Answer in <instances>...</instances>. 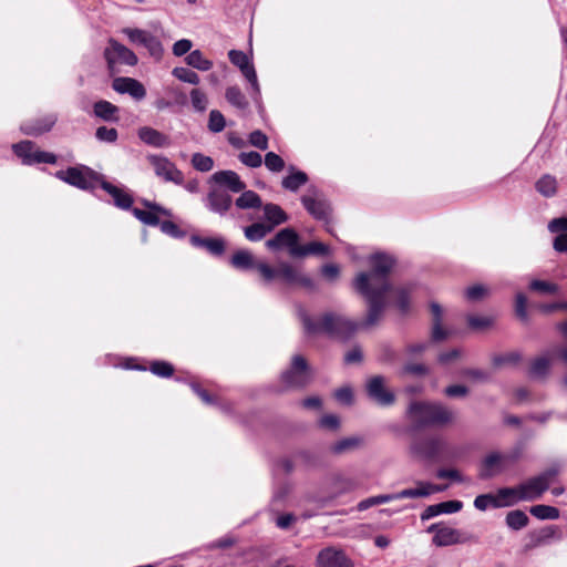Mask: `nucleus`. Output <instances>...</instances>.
<instances>
[{
    "mask_svg": "<svg viewBox=\"0 0 567 567\" xmlns=\"http://www.w3.org/2000/svg\"><path fill=\"white\" fill-rule=\"evenodd\" d=\"M368 264L370 271H361L353 279L354 289L368 302L365 320L357 322L337 312H326L319 318L301 312L300 318L307 334H327L342 341L350 339L360 328H370L379 322L389 292L394 295L395 306L402 313L410 310V297L415 286L408 284L392 290L389 274L395 265L394 257L385 252H375L369 256Z\"/></svg>",
    "mask_w": 567,
    "mask_h": 567,
    "instance_id": "f257e3e1",
    "label": "nucleus"
},
{
    "mask_svg": "<svg viewBox=\"0 0 567 567\" xmlns=\"http://www.w3.org/2000/svg\"><path fill=\"white\" fill-rule=\"evenodd\" d=\"M230 264L236 269L241 270L256 268L266 285L271 284L276 279H280L286 285H300L308 289H312L315 287L313 280L299 272L290 262L281 261L275 268L266 262L256 261L254 255L247 249L237 250L233 255Z\"/></svg>",
    "mask_w": 567,
    "mask_h": 567,
    "instance_id": "f03ea898",
    "label": "nucleus"
},
{
    "mask_svg": "<svg viewBox=\"0 0 567 567\" xmlns=\"http://www.w3.org/2000/svg\"><path fill=\"white\" fill-rule=\"evenodd\" d=\"M410 420L419 427L444 425L453 421L454 412L441 403L412 402L408 409Z\"/></svg>",
    "mask_w": 567,
    "mask_h": 567,
    "instance_id": "7ed1b4c3",
    "label": "nucleus"
},
{
    "mask_svg": "<svg viewBox=\"0 0 567 567\" xmlns=\"http://www.w3.org/2000/svg\"><path fill=\"white\" fill-rule=\"evenodd\" d=\"M55 176L59 179L83 190H91L95 188L96 185H101V181L103 179L101 174L84 165L69 167L65 171H59L55 173Z\"/></svg>",
    "mask_w": 567,
    "mask_h": 567,
    "instance_id": "20e7f679",
    "label": "nucleus"
},
{
    "mask_svg": "<svg viewBox=\"0 0 567 567\" xmlns=\"http://www.w3.org/2000/svg\"><path fill=\"white\" fill-rule=\"evenodd\" d=\"M522 453V446H516L507 453H489L482 462L480 476L482 478H489L502 473L509 465L514 464L520 457Z\"/></svg>",
    "mask_w": 567,
    "mask_h": 567,
    "instance_id": "39448f33",
    "label": "nucleus"
},
{
    "mask_svg": "<svg viewBox=\"0 0 567 567\" xmlns=\"http://www.w3.org/2000/svg\"><path fill=\"white\" fill-rule=\"evenodd\" d=\"M104 58L112 74L120 72L122 65L134 66L138 61L136 54L131 49L114 39L109 40L104 50Z\"/></svg>",
    "mask_w": 567,
    "mask_h": 567,
    "instance_id": "423d86ee",
    "label": "nucleus"
},
{
    "mask_svg": "<svg viewBox=\"0 0 567 567\" xmlns=\"http://www.w3.org/2000/svg\"><path fill=\"white\" fill-rule=\"evenodd\" d=\"M305 209L317 220L329 223L331 207L323 194L316 187L309 186L300 198Z\"/></svg>",
    "mask_w": 567,
    "mask_h": 567,
    "instance_id": "0eeeda50",
    "label": "nucleus"
},
{
    "mask_svg": "<svg viewBox=\"0 0 567 567\" xmlns=\"http://www.w3.org/2000/svg\"><path fill=\"white\" fill-rule=\"evenodd\" d=\"M311 380V371L306 359L295 354L290 367L281 373V381L286 388H303Z\"/></svg>",
    "mask_w": 567,
    "mask_h": 567,
    "instance_id": "6e6552de",
    "label": "nucleus"
},
{
    "mask_svg": "<svg viewBox=\"0 0 567 567\" xmlns=\"http://www.w3.org/2000/svg\"><path fill=\"white\" fill-rule=\"evenodd\" d=\"M228 58L230 62L240 70L245 79L250 83L252 90L251 97L256 103H259L260 86L256 70L248 54L240 50H230L228 52Z\"/></svg>",
    "mask_w": 567,
    "mask_h": 567,
    "instance_id": "1a4fd4ad",
    "label": "nucleus"
},
{
    "mask_svg": "<svg viewBox=\"0 0 567 567\" xmlns=\"http://www.w3.org/2000/svg\"><path fill=\"white\" fill-rule=\"evenodd\" d=\"M12 151L21 159L23 165L40 163L55 164L56 156L52 153L40 151L31 141H22L12 145Z\"/></svg>",
    "mask_w": 567,
    "mask_h": 567,
    "instance_id": "9d476101",
    "label": "nucleus"
},
{
    "mask_svg": "<svg viewBox=\"0 0 567 567\" xmlns=\"http://www.w3.org/2000/svg\"><path fill=\"white\" fill-rule=\"evenodd\" d=\"M445 442L441 436L432 435L415 440L411 445L413 455L421 460L436 458L444 450Z\"/></svg>",
    "mask_w": 567,
    "mask_h": 567,
    "instance_id": "9b49d317",
    "label": "nucleus"
},
{
    "mask_svg": "<svg viewBox=\"0 0 567 567\" xmlns=\"http://www.w3.org/2000/svg\"><path fill=\"white\" fill-rule=\"evenodd\" d=\"M267 249L270 251H279L287 249L291 257H298L293 251L299 250V235L292 228L280 229L272 238L265 243Z\"/></svg>",
    "mask_w": 567,
    "mask_h": 567,
    "instance_id": "f8f14e48",
    "label": "nucleus"
},
{
    "mask_svg": "<svg viewBox=\"0 0 567 567\" xmlns=\"http://www.w3.org/2000/svg\"><path fill=\"white\" fill-rule=\"evenodd\" d=\"M122 33L127 37L132 44L144 47L152 56H162V43L151 32L137 28H124Z\"/></svg>",
    "mask_w": 567,
    "mask_h": 567,
    "instance_id": "ddd939ff",
    "label": "nucleus"
},
{
    "mask_svg": "<svg viewBox=\"0 0 567 567\" xmlns=\"http://www.w3.org/2000/svg\"><path fill=\"white\" fill-rule=\"evenodd\" d=\"M147 161L153 166L156 176L163 178L166 182H172L177 185H182L184 182L183 173L176 167V165L165 156L159 155H147Z\"/></svg>",
    "mask_w": 567,
    "mask_h": 567,
    "instance_id": "4468645a",
    "label": "nucleus"
},
{
    "mask_svg": "<svg viewBox=\"0 0 567 567\" xmlns=\"http://www.w3.org/2000/svg\"><path fill=\"white\" fill-rule=\"evenodd\" d=\"M367 392L370 399L382 406L394 403V394L385 388V379L381 375L372 377L367 382Z\"/></svg>",
    "mask_w": 567,
    "mask_h": 567,
    "instance_id": "2eb2a0df",
    "label": "nucleus"
},
{
    "mask_svg": "<svg viewBox=\"0 0 567 567\" xmlns=\"http://www.w3.org/2000/svg\"><path fill=\"white\" fill-rule=\"evenodd\" d=\"M112 89L120 94H128L136 101H141L146 96L145 86L133 78H115L112 82Z\"/></svg>",
    "mask_w": 567,
    "mask_h": 567,
    "instance_id": "dca6fc26",
    "label": "nucleus"
},
{
    "mask_svg": "<svg viewBox=\"0 0 567 567\" xmlns=\"http://www.w3.org/2000/svg\"><path fill=\"white\" fill-rule=\"evenodd\" d=\"M317 567H353V564L342 550L327 547L318 554Z\"/></svg>",
    "mask_w": 567,
    "mask_h": 567,
    "instance_id": "f3484780",
    "label": "nucleus"
},
{
    "mask_svg": "<svg viewBox=\"0 0 567 567\" xmlns=\"http://www.w3.org/2000/svg\"><path fill=\"white\" fill-rule=\"evenodd\" d=\"M205 206L213 213L224 215L231 206L233 198L224 189L212 188L204 199Z\"/></svg>",
    "mask_w": 567,
    "mask_h": 567,
    "instance_id": "a211bd4d",
    "label": "nucleus"
},
{
    "mask_svg": "<svg viewBox=\"0 0 567 567\" xmlns=\"http://www.w3.org/2000/svg\"><path fill=\"white\" fill-rule=\"evenodd\" d=\"M446 488V486H440L435 484H431L427 482L419 481L416 483V487L414 488H405L401 492L393 493L394 501L401 499V498H419V497H426L431 494L443 492Z\"/></svg>",
    "mask_w": 567,
    "mask_h": 567,
    "instance_id": "6ab92c4d",
    "label": "nucleus"
},
{
    "mask_svg": "<svg viewBox=\"0 0 567 567\" xmlns=\"http://www.w3.org/2000/svg\"><path fill=\"white\" fill-rule=\"evenodd\" d=\"M515 487L518 495V499H520L522 502L539 499L542 495L546 492L544 485H542L537 476L530 477Z\"/></svg>",
    "mask_w": 567,
    "mask_h": 567,
    "instance_id": "aec40b11",
    "label": "nucleus"
},
{
    "mask_svg": "<svg viewBox=\"0 0 567 567\" xmlns=\"http://www.w3.org/2000/svg\"><path fill=\"white\" fill-rule=\"evenodd\" d=\"M137 136L144 144L152 147L163 148L171 145V138L166 134L151 126L140 127L137 131Z\"/></svg>",
    "mask_w": 567,
    "mask_h": 567,
    "instance_id": "412c9836",
    "label": "nucleus"
},
{
    "mask_svg": "<svg viewBox=\"0 0 567 567\" xmlns=\"http://www.w3.org/2000/svg\"><path fill=\"white\" fill-rule=\"evenodd\" d=\"M147 210L134 208L133 215L145 225L157 226L159 224V216H171L169 210L157 204L146 203Z\"/></svg>",
    "mask_w": 567,
    "mask_h": 567,
    "instance_id": "4be33fe9",
    "label": "nucleus"
},
{
    "mask_svg": "<svg viewBox=\"0 0 567 567\" xmlns=\"http://www.w3.org/2000/svg\"><path fill=\"white\" fill-rule=\"evenodd\" d=\"M58 117L55 114L44 115L35 121H28L21 125V131L31 136H38L49 132L55 124Z\"/></svg>",
    "mask_w": 567,
    "mask_h": 567,
    "instance_id": "5701e85b",
    "label": "nucleus"
},
{
    "mask_svg": "<svg viewBox=\"0 0 567 567\" xmlns=\"http://www.w3.org/2000/svg\"><path fill=\"white\" fill-rule=\"evenodd\" d=\"M100 186L113 198L116 207L121 209H128L131 207L133 198L124 187L113 185L104 178L101 181Z\"/></svg>",
    "mask_w": 567,
    "mask_h": 567,
    "instance_id": "b1692460",
    "label": "nucleus"
},
{
    "mask_svg": "<svg viewBox=\"0 0 567 567\" xmlns=\"http://www.w3.org/2000/svg\"><path fill=\"white\" fill-rule=\"evenodd\" d=\"M463 503L461 501H446L439 504L427 506L421 514L422 520H429L441 514H453L462 509Z\"/></svg>",
    "mask_w": 567,
    "mask_h": 567,
    "instance_id": "393cba45",
    "label": "nucleus"
},
{
    "mask_svg": "<svg viewBox=\"0 0 567 567\" xmlns=\"http://www.w3.org/2000/svg\"><path fill=\"white\" fill-rule=\"evenodd\" d=\"M212 181L228 187L234 193L245 190L246 184L240 179L239 175L234 171H219L212 175Z\"/></svg>",
    "mask_w": 567,
    "mask_h": 567,
    "instance_id": "a878e982",
    "label": "nucleus"
},
{
    "mask_svg": "<svg viewBox=\"0 0 567 567\" xmlns=\"http://www.w3.org/2000/svg\"><path fill=\"white\" fill-rule=\"evenodd\" d=\"M430 310L432 313V340L435 342H440L445 340L450 336V331L444 329L443 323V309L436 302L430 303Z\"/></svg>",
    "mask_w": 567,
    "mask_h": 567,
    "instance_id": "bb28decb",
    "label": "nucleus"
},
{
    "mask_svg": "<svg viewBox=\"0 0 567 567\" xmlns=\"http://www.w3.org/2000/svg\"><path fill=\"white\" fill-rule=\"evenodd\" d=\"M93 113L96 117L105 122H117L120 120L118 107L105 100H101L94 103Z\"/></svg>",
    "mask_w": 567,
    "mask_h": 567,
    "instance_id": "cd10ccee",
    "label": "nucleus"
},
{
    "mask_svg": "<svg viewBox=\"0 0 567 567\" xmlns=\"http://www.w3.org/2000/svg\"><path fill=\"white\" fill-rule=\"evenodd\" d=\"M190 243L195 247L204 248L214 256H220L225 251V241L221 238H203L192 236Z\"/></svg>",
    "mask_w": 567,
    "mask_h": 567,
    "instance_id": "c85d7f7f",
    "label": "nucleus"
},
{
    "mask_svg": "<svg viewBox=\"0 0 567 567\" xmlns=\"http://www.w3.org/2000/svg\"><path fill=\"white\" fill-rule=\"evenodd\" d=\"M307 182L308 175L305 172L297 171L293 166H290L289 174L282 178L281 186L287 190L296 193Z\"/></svg>",
    "mask_w": 567,
    "mask_h": 567,
    "instance_id": "c756f323",
    "label": "nucleus"
},
{
    "mask_svg": "<svg viewBox=\"0 0 567 567\" xmlns=\"http://www.w3.org/2000/svg\"><path fill=\"white\" fill-rule=\"evenodd\" d=\"M461 543V534L457 529L442 526L433 537V544L439 547L451 546Z\"/></svg>",
    "mask_w": 567,
    "mask_h": 567,
    "instance_id": "7c9ffc66",
    "label": "nucleus"
},
{
    "mask_svg": "<svg viewBox=\"0 0 567 567\" xmlns=\"http://www.w3.org/2000/svg\"><path fill=\"white\" fill-rule=\"evenodd\" d=\"M264 216L267 226H272V229L288 220V215L285 210L279 205L272 203H268L264 206Z\"/></svg>",
    "mask_w": 567,
    "mask_h": 567,
    "instance_id": "2f4dec72",
    "label": "nucleus"
},
{
    "mask_svg": "<svg viewBox=\"0 0 567 567\" xmlns=\"http://www.w3.org/2000/svg\"><path fill=\"white\" fill-rule=\"evenodd\" d=\"M494 497L496 502L495 508L508 507L522 502L518 499L516 487L499 488L497 493L494 494Z\"/></svg>",
    "mask_w": 567,
    "mask_h": 567,
    "instance_id": "473e14b6",
    "label": "nucleus"
},
{
    "mask_svg": "<svg viewBox=\"0 0 567 567\" xmlns=\"http://www.w3.org/2000/svg\"><path fill=\"white\" fill-rule=\"evenodd\" d=\"M535 188L544 197H553L557 193V179L553 175L545 174L536 182Z\"/></svg>",
    "mask_w": 567,
    "mask_h": 567,
    "instance_id": "72a5a7b5",
    "label": "nucleus"
},
{
    "mask_svg": "<svg viewBox=\"0 0 567 567\" xmlns=\"http://www.w3.org/2000/svg\"><path fill=\"white\" fill-rule=\"evenodd\" d=\"M550 362H551V358H550L549 352L536 358L530 364V369H529L530 377L544 378L549 371Z\"/></svg>",
    "mask_w": 567,
    "mask_h": 567,
    "instance_id": "f704fd0d",
    "label": "nucleus"
},
{
    "mask_svg": "<svg viewBox=\"0 0 567 567\" xmlns=\"http://www.w3.org/2000/svg\"><path fill=\"white\" fill-rule=\"evenodd\" d=\"M272 231V226H267L265 223H254L245 227V237L249 241H259Z\"/></svg>",
    "mask_w": 567,
    "mask_h": 567,
    "instance_id": "c9c22d12",
    "label": "nucleus"
},
{
    "mask_svg": "<svg viewBox=\"0 0 567 567\" xmlns=\"http://www.w3.org/2000/svg\"><path fill=\"white\" fill-rule=\"evenodd\" d=\"M298 254V257H305L308 255L327 256L331 254V249L328 245L320 241H311L307 245L300 246L299 250L293 251Z\"/></svg>",
    "mask_w": 567,
    "mask_h": 567,
    "instance_id": "e433bc0d",
    "label": "nucleus"
},
{
    "mask_svg": "<svg viewBox=\"0 0 567 567\" xmlns=\"http://www.w3.org/2000/svg\"><path fill=\"white\" fill-rule=\"evenodd\" d=\"M186 63L199 71H208L213 68V62L208 59H206L202 51L194 50L188 53V55L185 58Z\"/></svg>",
    "mask_w": 567,
    "mask_h": 567,
    "instance_id": "4c0bfd02",
    "label": "nucleus"
},
{
    "mask_svg": "<svg viewBox=\"0 0 567 567\" xmlns=\"http://www.w3.org/2000/svg\"><path fill=\"white\" fill-rule=\"evenodd\" d=\"M236 206L240 209L258 208L261 206V198L252 190H243L241 195L236 199Z\"/></svg>",
    "mask_w": 567,
    "mask_h": 567,
    "instance_id": "58836bf2",
    "label": "nucleus"
},
{
    "mask_svg": "<svg viewBox=\"0 0 567 567\" xmlns=\"http://www.w3.org/2000/svg\"><path fill=\"white\" fill-rule=\"evenodd\" d=\"M225 96L228 103H230L233 106L239 110H245L248 106V102L245 95L237 86H229L226 90Z\"/></svg>",
    "mask_w": 567,
    "mask_h": 567,
    "instance_id": "ea45409f",
    "label": "nucleus"
},
{
    "mask_svg": "<svg viewBox=\"0 0 567 567\" xmlns=\"http://www.w3.org/2000/svg\"><path fill=\"white\" fill-rule=\"evenodd\" d=\"M528 523V516L519 509L512 511L506 516V524L514 530L524 528Z\"/></svg>",
    "mask_w": 567,
    "mask_h": 567,
    "instance_id": "a19ab883",
    "label": "nucleus"
},
{
    "mask_svg": "<svg viewBox=\"0 0 567 567\" xmlns=\"http://www.w3.org/2000/svg\"><path fill=\"white\" fill-rule=\"evenodd\" d=\"M530 514L539 519H557L559 517V511L549 505L532 506Z\"/></svg>",
    "mask_w": 567,
    "mask_h": 567,
    "instance_id": "79ce46f5",
    "label": "nucleus"
},
{
    "mask_svg": "<svg viewBox=\"0 0 567 567\" xmlns=\"http://www.w3.org/2000/svg\"><path fill=\"white\" fill-rule=\"evenodd\" d=\"M172 74L182 82L197 85L200 82L198 74L187 68H174Z\"/></svg>",
    "mask_w": 567,
    "mask_h": 567,
    "instance_id": "37998d69",
    "label": "nucleus"
},
{
    "mask_svg": "<svg viewBox=\"0 0 567 567\" xmlns=\"http://www.w3.org/2000/svg\"><path fill=\"white\" fill-rule=\"evenodd\" d=\"M192 165L198 172H209L214 167V161L210 156L202 153H194L192 156Z\"/></svg>",
    "mask_w": 567,
    "mask_h": 567,
    "instance_id": "c03bdc74",
    "label": "nucleus"
},
{
    "mask_svg": "<svg viewBox=\"0 0 567 567\" xmlns=\"http://www.w3.org/2000/svg\"><path fill=\"white\" fill-rule=\"evenodd\" d=\"M392 501H394L393 493L372 496V497H369V498H365V499L361 501L358 504V509L362 512V511H365V509H368V508H370L372 506L390 503Z\"/></svg>",
    "mask_w": 567,
    "mask_h": 567,
    "instance_id": "a18cd8bd",
    "label": "nucleus"
},
{
    "mask_svg": "<svg viewBox=\"0 0 567 567\" xmlns=\"http://www.w3.org/2000/svg\"><path fill=\"white\" fill-rule=\"evenodd\" d=\"M193 391L200 398V400L206 404H217L221 411L229 412V404L218 402L214 396L209 395L208 392L202 389L198 384L192 383Z\"/></svg>",
    "mask_w": 567,
    "mask_h": 567,
    "instance_id": "49530a36",
    "label": "nucleus"
},
{
    "mask_svg": "<svg viewBox=\"0 0 567 567\" xmlns=\"http://www.w3.org/2000/svg\"><path fill=\"white\" fill-rule=\"evenodd\" d=\"M207 126L212 133H220L226 126V120L218 110H212Z\"/></svg>",
    "mask_w": 567,
    "mask_h": 567,
    "instance_id": "de8ad7c7",
    "label": "nucleus"
},
{
    "mask_svg": "<svg viewBox=\"0 0 567 567\" xmlns=\"http://www.w3.org/2000/svg\"><path fill=\"white\" fill-rule=\"evenodd\" d=\"M265 166L271 173H280L285 168V161L278 154L268 152L265 155Z\"/></svg>",
    "mask_w": 567,
    "mask_h": 567,
    "instance_id": "09e8293b",
    "label": "nucleus"
},
{
    "mask_svg": "<svg viewBox=\"0 0 567 567\" xmlns=\"http://www.w3.org/2000/svg\"><path fill=\"white\" fill-rule=\"evenodd\" d=\"M238 159L241 164L250 168L260 167L262 164V157L258 152H243L238 155Z\"/></svg>",
    "mask_w": 567,
    "mask_h": 567,
    "instance_id": "8fccbe9b",
    "label": "nucleus"
},
{
    "mask_svg": "<svg viewBox=\"0 0 567 567\" xmlns=\"http://www.w3.org/2000/svg\"><path fill=\"white\" fill-rule=\"evenodd\" d=\"M190 102L195 111L204 112L208 105L207 95L199 89H193L190 91Z\"/></svg>",
    "mask_w": 567,
    "mask_h": 567,
    "instance_id": "3c124183",
    "label": "nucleus"
},
{
    "mask_svg": "<svg viewBox=\"0 0 567 567\" xmlns=\"http://www.w3.org/2000/svg\"><path fill=\"white\" fill-rule=\"evenodd\" d=\"M529 288L534 291H538L546 295H555L558 292V286L556 284L538 279L532 280L529 284Z\"/></svg>",
    "mask_w": 567,
    "mask_h": 567,
    "instance_id": "603ef678",
    "label": "nucleus"
},
{
    "mask_svg": "<svg viewBox=\"0 0 567 567\" xmlns=\"http://www.w3.org/2000/svg\"><path fill=\"white\" fill-rule=\"evenodd\" d=\"M248 142L251 146L265 151L268 148V136L260 130H255L248 135Z\"/></svg>",
    "mask_w": 567,
    "mask_h": 567,
    "instance_id": "864d4df0",
    "label": "nucleus"
},
{
    "mask_svg": "<svg viewBox=\"0 0 567 567\" xmlns=\"http://www.w3.org/2000/svg\"><path fill=\"white\" fill-rule=\"evenodd\" d=\"M150 370L153 374L162 378H168L174 372L173 365L166 361H153Z\"/></svg>",
    "mask_w": 567,
    "mask_h": 567,
    "instance_id": "5fc2aeb1",
    "label": "nucleus"
},
{
    "mask_svg": "<svg viewBox=\"0 0 567 567\" xmlns=\"http://www.w3.org/2000/svg\"><path fill=\"white\" fill-rule=\"evenodd\" d=\"M488 295V288L484 285L477 284L468 287L465 290V298L468 301H478Z\"/></svg>",
    "mask_w": 567,
    "mask_h": 567,
    "instance_id": "6e6d98bb",
    "label": "nucleus"
},
{
    "mask_svg": "<svg viewBox=\"0 0 567 567\" xmlns=\"http://www.w3.org/2000/svg\"><path fill=\"white\" fill-rule=\"evenodd\" d=\"M520 360V354L518 352H508L505 354L494 355L492 359L493 365L496 368L506 365V364H515Z\"/></svg>",
    "mask_w": 567,
    "mask_h": 567,
    "instance_id": "4d7b16f0",
    "label": "nucleus"
},
{
    "mask_svg": "<svg viewBox=\"0 0 567 567\" xmlns=\"http://www.w3.org/2000/svg\"><path fill=\"white\" fill-rule=\"evenodd\" d=\"M117 131L113 127L100 126L95 132V137L105 143H114L117 140Z\"/></svg>",
    "mask_w": 567,
    "mask_h": 567,
    "instance_id": "13d9d810",
    "label": "nucleus"
},
{
    "mask_svg": "<svg viewBox=\"0 0 567 567\" xmlns=\"http://www.w3.org/2000/svg\"><path fill=\"white\" fill-rule=\"evenodd\" d=\"M560 470L558 466H550L549 468L545 470L543 473L537 475V478L544 485V488L547 491L549 488V485L554 482V480L558 476Z\"/></svg>",
    "mask_w": 567,
    "mask_h": 567,
    "instance_id": "bf43d9fd",
    "label": "nucleus"
},
{
    "mask_svg": "<svg viewBox=\"0 0 567 567\" xmlns=\"http://www.w3.org/2000/svg\"><path fill=\"white\" fill-rule=\"evenodd\" d=\"M560 470L558 466H550L549 468L545 470L543 473L537 475V478L544 485V488L547 491L549 488V485L554 482V480L558 476Z\"/></svg>",
    "mask_w": 567,
    "mask_h": 567,
    "instance_id": "052dcab7",
    "label": "nucleus"
},
{
    "mask_svg": "<svg viewBox=\"0 0 567 567\" xmlns=\"http://www.w3.org/2000/svg\"><path fill=\"white\" fill-rule=\"evenodd\" d=\"M359 443V440L355 437H347L338 441L331 446V451L336 454H341L346 451H349L355 447Z\"/></svg>",
    "mask_w": 567,
    "mask_h": 567,
    "instance_id": "680f3d73",
    "label": "nucleus"
},
{
    "mask_svg": "<svg viewBox=\"0 0 567 567\" xmlns=\"http://www.w3.org/2000/svg\"><path fill=\"white\" fill-rule=\"evenodd\" d=\"M495 504H496V502H495L494 494H491V493L478 495V496H476V498L474 501V506L478 511H486L489 507L495 508Z\"/></svg>",
    "mask_w": 567,
    "mask_h": 567,
    "instance_id": "e2e57ef3",
    "label": "nucleus"
},
{
    "mask_svg": "<svg viewBox=\"0 0 567 567\" xmlns=\"http://www.w3.org/2000/svg\"><path fill=\"white\" fill-rule=\"evenodd\" d=\"M515 312L522 319H527V298L524 293L518 292L515 298Z\"/></svg>",
    "mask_w": 567,
    "mask_h": 567,
    "instance_id": "0e129e2a",
    "label": "nucleus"
},
{
    "mask_svg": "<svg viewBox=\"0 0 567 567\" xmlns=\"http://www.w3.org/2000/svg\"><path fill=\"white\" fill-rule=\"evenodd\" d=\"M463 375L480 382H485L491 378V373L481 369H467L463 372Z\"/></svg>",
    "mask_w": 567,
    "mask_h": 567,
    "instance_id": "69168bd1",
    "label": "nucleus"
},
{
    "mask_svg": "<svg viewBox=\"0 0 567 567\" xmlns=\"http://www.w3.org/2000/svg\"><path fill=\"white\" fill-rule=\"evenodd\" d=\"M158 225L161 226V230L164 234L169 235L174 238H178L184 235V233L173 221L166 220V221L159 223Z\"/></svg>",
    "mask_w": 567,
    "mask_h": 567,
    "instance_id": "338daca9",
    "label": "nucleus"
},
{
    "mask_svg": "<svg viewBox=\"0 0 567 567\" xmlns=\"http://www.w3.org/2000/svg\"><path fill=\"white\" fill-rule=\"evenodd\" d=\"M550 233L567 231V217L554 218L548 224Z\"/></svg>",
    "mask_w": 567,
    "mask_h": 567,
    "instance_id": "774afa93",
    "label": "nucleus"
}]
</instances>
